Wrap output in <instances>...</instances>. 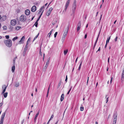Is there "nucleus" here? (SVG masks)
<instances>
[{
    "instance_id": "obj_58",
    "label": "nucleus",
    "mask_w": 124,
    "mask_h": 124,
    "mask_svg": "<svg viewBox=\"0 0 124 124\" xmlns=\"http://www.w3.org/2000/svg\"><path fill=\"white\" fill-rule=\"evenodd\" d=\"M24 122V120H23L21 122V124H23Z\"/></svg>"
},
{
    "instance_id": "obj_59",
    "label": "nucleus",
    "mask_w": 124,
    "mask_h": 124,
    "mask_svg": "<svg viewBox=\"0 0 124 124\" xmlns=\"http://www.w3.org/2000/svg\"><path fill=\"white\" fill-rule=\"evenodd\" d=\"M87 37V34H86L85 36V38L86 39V38Z\"/></svg>"
},
{
    "instance_id": "obj_48",
    "label": "nucleus",
    "mask_w": 124,
    "mask_h": 124,
    "mask_svg": "<svg viewBox=\"0 0 124 124\" xmlns=\"http://www.w3.org/2000/svg\"><path fill=\"white\" fill-rule=\"evenodd\" d=\"M122 75H124V68L123 69Z\"/></svg>"
},
{
    "instance_id": "obj_10",
    "label": "nucleus",
    "mask_w": 124,
    "mask_h": 124,
    "mask_svg": "<svg viewBox=\"0 0 124 124\" xmlns=\"http://www.w3.org/2000/svg\"><path fill=\"white\" fill-rule=\"evenodd\" d=\"M25 39V38L24 36H23L21 39V40L19 41V43L20 44L23 43Z\"/></svg>"
},
{
    "instance_id": "obj_46",
    "label": "nucleus",
    "mask_w": 124,
    "mask_h": 124,
    "mask_svg": "<svg viewBox=\"0 0 124 124\" xmlns=\"http://www.w3.org/2000/svg\"><path fill=\"white\" fill-rule=\"evenodd\" d=\"M3 120H0V124H3Z\"/></svg>"
},
{
    "instance_id": "obj_28",
    "label": "nucleus",
    "mask_w": 124,
    "mask_h": 124,
    "mask_svg": "<svg viewBox=\"0 0 124 124\" xmlns=\"http://www.w3.org/2000/svg\"><path fill=\"white\" fill-rule=\"evenodd\" d=\"M18 39V37H16L13 38L12 39V40L13 41H14L15 40L17 39Z\"/></svg>"
},
{
    "instance_id": "obj_45",
    "label": "nucleus",
    "mask_w": 124,
    "mask_h": 124,
    "mask_svg": "<svg viewBox=\"0 0 124 124\" xmlns=\"http://www.w3.org/2000/svg\"><path fill=\"white\" fill-rule=\"evenodd\" d=\"M31 40V38H29L28 40L27 41V42H28L29 43L30 42V41Z\"/></svg>"
},
{
    "instance_id": "obj_32",
    "label": "nucleus",
    "mask_w": 124,
    "mask_h": 124,
    "mask_svg": "<svg viewBox=\"0 0 124 124\" xmlns=\"http://www.w3.org/2000/svg\"><path fill=\"white\" fill-rule=\"evenodd\" d=\"M38 22L37 21H36L35 24H34V25H35V26L36 27H37L38 26Z\"/></svg>"
},
{
    "instance_id": "obj_8",
    "label": "nucleus",
    "mask_w": 124,
    "mask_h": 124,
    "mask_svg": "<svg viewBox=\"0 0 124 124\" xmlns=\"http://www.w3.org/2000/svg\"><path fill=\"white\" fill-rule=\"evenodd\" d=\"M16 23V21L15 19L12 20L10 22V24L14 26Z\"/></svg>"
},
{
    "instance_id": "obj_17",
    "label": "nucleus",
    "mask_w": 124,
    "mask_h": 124,
    "mask_svg": "<svg viewBox=\"0 0 124 124\" xmlns=\"http://www.w3.org/2000/svg\"><path fill=\"white\" fill-rule=\"evenodd\" d=\"M64 96V94H62L60 98V101H63Z\"/></svg>"
},
{
    "instance_id": "obj_23",
    "label": "nucleus",
    "mask_w": 124,
    "mask_h": 124,
    "mask_svg": "<svg viewBox=\"0 0 124 124\" xmlns=\"http://www.w3.org/2000/svg\"><path fill=\"white\" fill-rule=\"evenodd\" d=\"M110 36H109V38H108L107 39L106 42V43H108L109 42V40L110 38Z\"/></svg>"
},
{
    "instance_id": "obj_36",
    "label": "nucleus",
    "mask_w": 124,
    "mask_h": 124,
    "mask_svg": "<svg viewBox=\"0 0 124 124\" xmlns=\"http://www.w3.org/2000/svg\"><path fill=\"white\" fill-rule=\"evenodd\" d=\"M39 34V33L36 36L34 37V39L33 40H35L37 38V37H38V36Z\"/></svg>"
},
{
    "instance_id": "obj_33",
    "label": "nucleus",
    "mask_w": 124,
    "mask_h": 124,
    "mask_svg": "<svg viewBox=\"0 0 124 124\" xmlns=\"http://www.w3.org/2000/svg\"><path fill=\"white\" fill-rule=\"evenodd\" d=\"M42 15V13H41L40 15V16H39V17L38 18V19H37V20L36 21H37L38 22V21L39 20L41 15Z\"/></svg>"
},
{
    "instance_id": "obj_13",
    "label": "nucleus",
    "mask_w": 124,
    "mask_h": 124,
    "mask_svg": "<svg viewBox=\"0 0 124 124\" xmlns=\"http://www.w3.org/2000/svg\"><path fill=\"white\" fill-rule=\"evenodd\" d=\"M30 12L29 9H26L25 11V14L27 15H28L30 14Z\"/></svg>"
},
{
    "instance_id": "obj_34",
    "label": "nucleus",
    "mask_w": 124,
    "mask_h": 124,
    "mask_svg": "<svg viewBox=\"0 0 124 124\" xmlns=\"http://www.w3.org/2000/svg\"><path fill=\"white\" fill-rule=\"evenodd\" d=\"M106 103H107V102L108 101V97H107V95L106 96Z\"/></svg>"
},
{
    "instance_id": "obj_22",
    "label": "nucleus",
    "mask_w": 124,
    "mask_h": 124,
    "mask_svg": "<svg viewBox=\"0 0 124 124\" xmlns=\"http://www.w3.org/2000/svg\"><path fill=\"white\" fill-rule=\"evenodd\" d=\"M51 12L50 11H47L46 13V15L48 16L50 14Z\"/></svg>"
},
{
    "instance_id": "obj_4",
    "label": "nucleus",
    "mask_w": 124,
    "mask_h": 124,
    "mask_svg": "<svg viewBox=\"0 0 124 124\" xmlns=\"http://www.w3.org/2000/svg\"><path fill=\"white\" fill-rule=\"evenodd\" d=\"M114 120L113 122V124H116L117 119V115L116 114H114Z\"/></svg>"
},
{
    "instance_id": "obj_5",
    "label": "nucleus",
    "mask_w": 124,
    "mask_h": 124,
    "mask_svg": "<svg viewBox=\"0 0 124 124\" xmlns=\"http://www.w3.org/2000/svg\"><path fill=\"white\" fill-rule=\"evenodd\" d=\"M7 19V16H3L1 17L0 21L1 22H3L6 20Z\"/></svg>"
},
{
    "instance_id": "obj_56",
    "label": "nucleus",
    "mask_w": 124,
    "mask_h": 124,
    "mask_svg": "<svg viewBox=\"0 0 124 124\" xmlns=\"http://www.w3.org/2000/svg\"><path fill=\"white\" fill-rule=\"evenodd\" d=\"M50 85L48 87V90H47V91H48L49 92V88H50Z\"/></svg>"
},
{
    "instance_id": "obj_21",
    "label": "nucleus",
    "mask_w": 124,
    "mask_h": 124,
    "mask_svg": "<svg viewBox=\"0 0 124 124\" xmlns=\"http://www.w3.org/2000/svg\"><path fill=\"white\" fill-rule=\"evenodd\" d=\"M53 31V29H52L50 32L48 34V36L49 35V38L50 35L52 33V32Z\"/></svg>"
},
{
    "instance_id": "obj_41",
    "label": "nucleus",
    "mask_w": 124,
    "mask_h": 124,
    "mask_svg": "<svg viewBox=\"0 0 124 124\" xmlns=\"http://www.w3.org/2000/svg\"><path fill=\"white\" fill-rule=\"evenodd\" d=\"M80 27L78 26L77 29V31H78L79 30Z\"/></svg>"
},
{
    "instance_id": "obj_9",
    "label": "nucleus",
    "mask_w": 124,
    "mask_h": 124,
    "mask_svg": "<svg viewBox=\"0 0 124 124\" xmlns=\"http://www.w3.org/2000/svg\"><path fill=\"white\" fill-rule=\"evenodd\" d=\"M69 28V26H68L67 27V30L65 31L64 33L63 34V36L64 37H66L67 33L68 31V30Z\"/></svg>"
},
{
    "instance_id": "obj_64",
    "label": "nucleus",
    "mask_w": 124,
    "mask_h": 124,
    "mask_svg": "<svg viewBox=\"0 0 124 124\" xmlns=\"http://www.w3.org/2000/svg\"><path fill=\"white\" fill-rule=\"evenodd\" d=\"M98 123L97 122H95V124H98Z\"/></svg>"
},
{
    "instance_id": "obj_29",
    "label": "nucleus",
    "mask_w": 124,
    "mask_h": 124,
    "mask_svg": "<svg viewBox=\"0 0 124 124\" xmlns=\"http://www.w3.org/2000/svg\"><path fill=\"white\" fill-rule=\"evenodd\" d=\"M81 23L80 22H79L78 23L77 26H78L81 27Z\"/></svg>"
},
{
    "instance_id": "obj_52",
    "label": "nucleus",
    "mask_w": 124,
    "mask_h": 124,
    "mask_svg": "<svg viewBox=\"0 0 124 124\" xmlns=\"http://www.w3.org/2000/svg\"><path fill=\"white\" fill-rule=\"evenodd\" d=\"M117 37L116 36L115 39V41H117Z\"/></svg>"
},
{
    "instance_id": "obj_43",
    "label": "nucleus",
    "mask_w": 124,
    "mask_h": 124,
    "mask_svg": "<svg viewBox=\"0 0 124 124\" xmlns=\"http://www.w3.org/2000/svg\"><path fill=\"white\" fill-rule=\"evenodd\" d=\"M53 10V8L52 7H51L49 9V10H48L50 11V12H51Z\"/></svg>"
},
{
    "instance_id": "obj_40",
    "label": "nucleus",
    "mask_w": 124,
    "mask_h": 124,
    "mask_svg": "<svg viewBox=\"0 0 124 124\" xmlns=\"http://www.w3.org/2000/svg\"><path fill=\"white\" fill-rule=\"evenodd\" d=\"M57 34V32H56L54 34V38H55L56 37V36Z\"/></svg>"
},
{
    "instance_id": "obj_25",
    "label": "nucleus",
    "mask_w": 124,
    "mask_h": 124,
    "mask_svg": "<svg viewBox=\"0 0 124 124\" xmlns=\"http://www.w3.org/2000/svg\"><path fill=\"white\" fill-rule=\"evenodd\" d=\"M19 85V83H16L15 84V86L16 87H18Z\"/></svg>"
},
{
    "instance_id": "obj_44",
    "label": "nucleus",
    "mask_w": 124,
    "mask_h": 124,
    "mask_svg": "<svg viewBox=\"0 0 124 124\" xmlns=\"http://www.w3.org/2000/svg\"><path fill=\"white\" fill-rule=\"evenodd\" d=\"M6 39H8L9 38V35H6L5 36Z\"/></svg>"
},
{
    "instance_id": "obj_38",
    "label": "nucleus",
    "mask_w": 124,
    "mask_h": 124,
    "mask_svg": "<svg viewBox=\"0 0 124 124\" xmlns=\"http://www.w3.org/2000/svg\"><path fill=\"white\" fill-rule=\"evenodd\" d=\"M65 37L63 36V37L62 39V42L63 41H64Z\"/></svg>"
},
{
    "instance_id": "obj_2",
    "label": "nucleus",
    "mask_w": 124,
    "mask_h": 124,
    "mask_svg": "<svg viewBox=\"0 0 124 124\" xmlns=\"http://www.w3.org/2000/svg\"><path fill=\"white\" fill-rule=\"evenodd\" d=\"M4 42L5 45L7 46L10 47L12 46V41L10 39L5 40Z\"/></svg>"
},
{
    "instance_id": "obj_18",
    "label": "nucleus",
    "mask_w": 124,
    "mask_h": 124,
    "mask_svg": "<svg viewBox=\"0 0 124 124\" xmlns=\"http://www.w3.org/2000/svg\"><path fill=\"white\" fill-rule=\"evenodd\" d=\"M8 93L7 92L5 93H3V95H4V97L5 98L7 97V96Z\"/></svg>"
},
{
    "instance_id": "obj_19",
    "label": "nucleus",
    "mask_w": 124,
    "mask_h": 124,
    "mask_svg": "<svg viewBox=\"0 0 124 124\" xmlns=\"http://www.w3.org/2000/svg\"><path fill=\"white\" fill-rule=\"evenodd\" d=\"M68 51V49H66L64 51V55H66Z\"/></svg>"
},
{
    "instance_id": "obj_47",
    "label": "nucleus",
    "mask_w": 124,
    "mask_h": 124,
    "mask_svg": "<svg viewBox=\"0 0 124 124\" xmlns=\"http://www.w3.org/2000/svg\"><path fill=\"white\" fill-rule=\"evenodd\" d=\"M71 87L70 88V89L69 91H68V92L67 93V94H69V93L70 92L71 89Z\"/></svg>"
},
{
    "instance_id": "obj_20",
    "label": "nucleus",
    "mask_w": 124,
    "mask_h": 124,
    "mask_svg": "<svg viewBox=\"0 0 124 124\" xmlns=\"http://www.w3.org/2000/svg\"><path fill=\"white\" fill-rule=\"evenodd\" d=\"M15 70V67L14 66H13L12 68V71L13 72H14Z\"/></svg>"
},
{
    "instance_id": "obj_16",
    "label": "nucleus",
    "mask_w": 124,
    "mask_h": 124,
    "mask_svg": "<svg viewBox=\"0 0 124 124\" xmlns=\"http://www.w3.org/2000/svg\"><path fill=\"white\" fill-rule=\"evenodd\" d=\"M70 0H68L67 1V2L66 3V5H65V7H66V8H68V7L69 5V3H70Z\"/></svg>"
},
{
    "instance_id": "obj_57",
    "label": "nucleus",
    "mask_w": 124,
    "mask_h": 124,
    "mask_svg": "<svg viewBox=\"0 0 124 124\" xmlns=\"http://www.w3.org/2000/svg\"><path fill=\"white\" fill-rule=\"evenodd\" d=\"M121 78H124V75H122Z\"/></svg>"
},
{
    "instance_id": "obj_63",
    "label": "nucleus",
    "mask_w": 124,
    "mask_h": 124,
    "mask_svg": "<svg viewBox=\"0 0 124 124\" xmlns=\"http://www.w3.org/2000/svg\"><path fill=\"white\" fill-rule=\"evenodd\" d=\"M50 121H49V120L46 124H48L49 123Z\"/></svg>"
},
{
    "instance_id": "obj_54",
    "label": "nucleus",
    "mask_w": 124,
    "mask_h": 124,
    "mask_svg": "<svg viewBox=\"0 0 124 124\" xmlns=\"http://www.w3.org/2000/svg\"><path fill=\"white\" fill-rule=\"evenodd\" d=\"M101 50V47H99V48L98 50L96 52H97L98 51H100Z\"/></svg>"
},
{
    "instance_id": "obj_11",
    "label": "nucleus",
    "mask_w": 124,
    "mask_h": 124,
    "mask_svg": "<svg viewBox=\"0 0 124 124\" xmlns=\"http://www.w3.org/2000/svg\"><path fill=\"white\" fill-rule=\"evenodd\" d=\"M36 7L35 6H33L31 8V11L32 12H35L36 10Z\"/></svg>"
},
{
    "instance_id": "obj_51",
    "label": "nucleus",
    "mask_w": 124,
    "mask_h": 124,
    "mask_svg": "<svg viewBox=\"0 0 124 124\" xmlns=\"http://www.w3.org/2000/svg\"><path fill=\"white\" fill-rule=\"evenodd\" d=\"M67 79H68V78H67V75L66 76V79H65V81H66V82H67Z\"/></svg>"
},
{
    "instance_id": "obj_15",
    "label": "nucleus",
    "mask_w": 124,
    "mask_h": 124,
    "mask_svg": "<svg viewBox=\"0 0 124 124\" xmlns=\"http://www.w3.org/2000/svg\"><path fill=\"white\" fill-rule=\"evenodd\" d=\"M6 112H4L3 113L1 116V119L0 120H3L5 116V115Z\"/></svg>"
},
{
    "instance_id": "obj_37",
    "label": "nucleus",
    "mask_w": 124,
    "mask_h": 124,
    "mask_svg": "<svg viewBox=\"0 0 124 124\" xmlns=\"http://www.w3.org/2000/svg\"><path fill=\"white\" fill-rule=\"evenodd\" d=\"M84 107H81L80 108V110L81 111H83L84 110Z\"/></svg>"
},
{
    "instance_id": "obj_27",
    "label": "nucleus",
    "mask_w": 124,
    "mask_h": 124,
    "mask_svg": "<svg viewBox=\"0 0 124 124\" xmlns=\"http://www.w3.org/2000/svg\"><path fill=\"white\" fill-rule=\"evenodd\" d=\"M49 59H48L47 60V61L46 62V65H48L49 64Z\"/></svg>"
},
{
    "instance_id": "obj_7",
    "label": "nucleus",
    "mask_w": 124,
    "mask_h": 124,
    "mask_svg": "<svg viewBox=\"0 0 124 124\" xmlns=\"http://www.w3.org/2000/svg\"><path fill=\"white\" fill-rule=\"evenodd\" d=\"M7 86H6L5 85H2V89L3 90V91L1 93L2 94H3V93H4L5 92Z\"/></svg>"
},
{
    "instance_id": "obj_60",
    "label": "nucleus",
    "mask_w": 124,
    "mask_h": 124,
    "mask_svg": "<svg viewBox=\"0 0 124 124\" xmlns=\"http://www.w3.org/2000/svg\"><path fill=\"white\" fill-rule=\"evenodd\" d=\"M41 53H42L41 51V49H40V50L39 54H41Z\"/></svg>"
},
{
    "instance_id": "obj_50",
    "label": "nucleus",
    "mask_w": 124,
    "mask_h": 124,
    "mask_svg": "<svg viewBox=\"0 0 124 124\" xmlns=\"http://www.w3.org/2000/svg\"><path fill=\"white\" fill-rule=\"evenodd\" d=\"M112 79H113V77H111V80H110V83L111 84V83Z\"/></svg>"
},
{
    "instance_id": "obj_31",
    "label": "nucleus",
    "mask_w": 124,
    "mask_h": 124,
    "mask_svg": "<svg viewBox=\"0 0 124 124\" xmlns=\"http://www.w3.org/2000/svg\"><path fill=\"white\" fill-rule=\"evenodd\" d=\"M26 51L24 50V51H23V56H25V55L26 53Z\"/></svg>"
},
{
    "instance_id": "obj_55",
    "label": "nucleus",
    "mask_w": 124,
    "mask_h": 124,
    "mask_svg": "<svg viewBox=\"0 0 124 124\" xmlns=\"http://www.w3.org/2000/svg\"><path fill=\"white\" fill-rule=\"evenodd\" d=\"M49 93V92L47 91V94L46 96V97H48V93Z\"/></svg>"
},
{
    "instance_id": "obj_49",
    "label": "nucleus",
    "mask_w": 124,
    "mask_h": 124,
    "mask_svg": "<svg viewBox=\"0 0 124 124\" xmlns=\"http://www.w3.org/2000/svg\"><path fill=\"white\" fill-rule=\"evenodd\" d=\"M67 8H66V7H65V8L64 9V10H63V12H64V11H66Z\"/></svg>"
},
{
    "instance_id": "obj_3",
    "label": "nucleus",
    "mask_w": 124,
    "mask_h": 124,
    "mask_svg": "<svg viewBox=\"0 0 124 124\" xmlns=\"http://www.w3.org/2000/svg\"><path fill=\"white\" fill-rule=\"evenodd\" d=\"M19 19L21 21L24 22L26 19V16L24 15H22L20 17Z\"/></svg>"
},
{
    "instance_id": "obj_12",
    "label": "nucleus",
    "mask_w": 124,
    "mask_h": 124,
    "mask_svg": "<svg viewBox=\"0 0 124 124\" xmlns=\"http://www.w3.org/2000/svg\"><path fill=\"white\" fill-rule=\"evenodd\" d=\"M44 6H42V7L40 9L38 13V14H40V13L41 12H42L41 13H43L44 11V10H43V9H44Z\"/></svg>"
},
{
    "instance_id": "obj_53",
    "label": "nucleus",
    "mask_w": 124,
    "mask_h": 124,
    "mask_svg": "<svg viewBox=\"0 0 124 124\" xmlns=\"http://www.w3.org/2000/svg\"><path fill=\"white\" fill-rule=\"evenodd\" d=\"M29 42H27L25 46L28 47V45L29 44Z\"/></svg>"
},
{
    "instance_id": "obj_24",
    "label": "nucleus",
    "mask_w": 124,
    "mask_h": 124,
    "mask_svg": "<svg viewBox=\"0 0 124 124\" xmlns=\"http://www.w3.org/2000/svg\"><path fill=\"white\" fill-rule=\"evenodd\" d=\"M82 61H81V63L80 64V65H79V68H78V70H80V69L81 68V65H82Z\"/></svg>"
},
{
    "instance_id": "obj_42",
    "label": "nucleus",
    "mask_w": 124,
    "mask_h": 124,
    "mask_svg": "<svg viewBox=\"0 0 124 124\" xmlns=\"http://www.w3.org/2000/svg\"><path fill=\"white\" fill-rule=\"evenodd\" d=\"M47 66H48V65L46 64L45 65V67H44V69H46V68L47 67Z\"/></svg>"
},
{
    "instance_id": "obj_61",
    "label": "nucleus",
    "mask_w": 124,
    "mask_h": 124,
    "mask_svg": "<svg viewBox=\"0 0 124 124\" xmlns=\"http://www.w3.org/2000/svg\"><path fill=\"white\" fill-rule=\"evenodd\" d=\"M2 104H3L2 103H0V107H1L2 106Z\"/></svg>"
},
{
    "instance_id": "obj_14",
    "label": "nucleus",
    "mask_w": 124,
    "mask_h": 124,
    "mask_svg": "<svg viewBox=\"0 0 124 124\" xmlns=\"http://www.w3.org/2000/svg\"><path fill=\"white\" fill-rule=\"evenodd\" d=\"M39 114V111L36 114L34 118V121L35 122H36V118L38 116Z\"/></svg>"
},
{
    "instance_id": "obj_1",
    "label": "nucleus",
    "mask_w": 124,
    "mask_h": 124,
    "mask_svg": "<svg viewBox=\"0 0 124 124\" xmlns=\"http://www.w3.org/2000/svg\"><path fill=\"white\" fill-rule=\"evenodd\" d=\"M76 8V0L74 1L72 7V13L71 15H74V14L75 12V11Z\"/></svg>"
},
{
    "instance_id": "obj_35",
    "label": "nucleus",
    "mask_w": 124,
    "mask_h": 124,
    "mask_svg": "<svg viewBox=\"0 0 124 124\" xmlns=\"http://www.w3.org/2000/svg\"><path fill=\"white\" fill-rule=\"evenodd\" d=\"M54 116V115H52L51 116L50 118L49 119V121H50L51 119H52L53 118Z\"/></svg>"
},
{
    "instance_id": "obj_62",
    "label": "nucleus",
    "mask_w": 124,
    "mask_h": 124,
    "mask_svg": "<svg viewBox=\"0 0 124 124\" xmlns=\"http://www.w3.org/2000/svg\"><path fill=\"white\" fill-rule=\"evenodd\" d=\"M109 57L108 58V62L109 63Z\"/></svg>"
},
{
    "instance_id": "obj_39",
    "label": "nucleus",
    "mask_w": 124,
    "mask_h": 124,
    "mask_svg": "<svg viewBox=\"0 0 124 124\" xmlns=\"http://www.w3.org/2000/svg\"><path fill=\"white\" fill-rule=\"evenodd\" d=\"M28 46H25L24 48V50L27 51V48H28Z\"/></svg>"
},
{
    "instance_id": "obj_6",
    "label": "nucleus",
    "mask_w": 124,
    "mask_h": 124,
    "mask_svg": "<svg viewBox=\"0 0 124 124\" xmlns=\"http://www.w3.org/2000/svg\"><path fill=\"white\" fill-rule=\"evenodd\" d=\"M101 29L98 33V35L97 36V39H96L94 43V46H93V48H94V47H95L96 45V43H97V40L98 39V38H99V35H100V32H101Z\"/></svg>"
},
{
    "instance_id": "obj_26",
    "label": "nucleus",
    "mask_w": 124,
    "mask_h": 124,
    "mask_svg": "<svg viewBox=\"0 0 124 124\" xmlns=\"http://www.w3.org/2000/svg\"><path fill=\"white\" fill-rule=\"evenodd\" d=\"M21 28V27L20 26H17L16 27V30H19Z\"/></svg>"
},
{
    "instance_id": "obj_30",
    "label": "nucleus",
    "mask_w": 124,
    "mask_h": 124,
    "mask_svg": "<svg viewBox=\"0 0 124 124\" xmlns=\"http://www.w3.org/2000/svg\"><path fill=\"white\" fill-rule=\"evenodd\" d=\"M3 29L4 30H6L7 29V27L6 26H4L3 27Z\"/></svg>"
}]
</instances>
